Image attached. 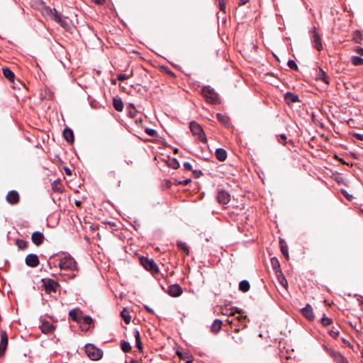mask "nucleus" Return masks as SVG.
<instances>
[{
  "instance_id": "obj_1",
  "label": "nucleus",
  "mask_w": 363,
  "mask_h": 363,
  "mask_svg": "<svg viewBox=\"0 0 363 363\" xmlns=\"http://www.w3.org/2000/svg\"><path fill=\"white\" fill-rule=\"evenodd\" d=\"M45 11L48 15H51L54 20L60 24V26L65 30L70 29V26L66 18H63L61 13H60L55 9L49 7L45 8Z\"/></svg>"
},
{
  "instance_id": "obj_2",
  "label": "nucleus",
  "mask_w": 363,
  "mask_h": 363,
  "mask_svg": "<svg viewBox=\"0 0 363 363\" xmlns=\"http://www.w3.org/2000/svg\"><path fill=\"white\" fill-rule=\"evenodd\" d=\"M59 267L61 269L66 270H78V267L76 261L70 256L65 257L61 259L59 262Z\"/></svg>"
},
{
  "instance_id": "obj_3",
  "label": "nucleus",
  "mask_w": 363,
  "mask_h": 363,
  "mask_svg": "<svg viewBox=\"0 0 363 363\" xmlns=\"http://www.w3.org/2000/svg\"><path fill=\"white\" fill-rule=\"evenodd\" d=\"M84 350L87 356L92 360H99L102 357L103 352L92 344H86Z\"/></svg>"
},
{
  "instance_id": "obj_4",
  "label": "nucleus",
  "mask_w": 363,
  "mask_h": 363,
  "mask_svg": "<svg viewBox=\"0 0 363 363\" xmlns=\"http://www.w3.org/2000/svg\"><path fill=\"white\" fill-rule=\"evenodd\" d=\"M140 263L144 268L150 272L152 274H157L159 273V267L152 259H148L145 257L140 258Z\"/></svg>"
},
{
  "instance_id": "obj_5",
  "label": "nucleus",
  "mask_w": 363,
  "mask_h": 363,
  "mask_svg": "<svg viewBox=\"0 0 363 363\" xmlns=\"http://www.w3.org/2000/svg\"><path fill=\"white\" fill-rule=\"evenodd\" d=\"M190 129H191V133L194 135L197 136V138L200 141H201L203 143L207 142V138L203 133V130L199 123H197L194 121L191 122L190 123Z\"/></svg>"
},
{
  "instance_id": "obj_6",
  "label": "nucleus",
  "mask_w": 363,
  "mask_h": 363,
  "mask_svg": "<svg viewBox=\"0 0 363 363\" xmlns=\"http://www.w3.org/2000/svg\"><path fill=\"white\" fill-rule=\"evenodd\" d=\"M201 93L203 97L210 103L215 104L218 100L217 93L210 86L203 87Z\"/></svg>"
},
{
  "instance_id": "obj_7",
  "label": "nucleus",
  "mask_w": 363,
  "mask_h": 363,
  "mask_svg": "<svg viewBox=\"0 0 363 363\" xmlns=\"http://www.w3.org/2000/svg\"><path fill=\"white\" fill-rule=\"evenodd\" d=\"M311 38L313 48L318 51L323 50V43L321 42V38L319 33L316 31L315 28H313V29Z\"/></svg>"
},
{
  "instance_id": "obj_8",
  "label": "nucleus",
  "mask_w": 363,
  "mask_h": 363,
  "mask_svg": "<svg viewBox=\"0 0 363 363\" xmlns=\"http://www.w3.org/2000/svg\"><path fill=\"white\" fill-rule=\"evenodd\" d=\"M43 286L45 292L48 294H50L52 292L56 291V289L59 286V284L57 281L52 279H47L43 280Z\"/></svg>"
},
{
  "instance_id": "obj_9",
  "label": "nucleus",
  "mask_w": 363,
  "mask_h": 363,
  "mask_svg": "<svg viewBox=\"0 0 363 363\" xmlns=\"http://www.w3.org/2000/svg\"><path fill=\"white\" fill-rule=\"evenodd\" d=\"M6 200L10 204L16 205L19 202V194L16 191L11 190L7 194L6 196Z\"/></svg>"
},
{
  "instance_id": "obj_10",
  "label": "nucleus",
  "mask_w": 363,
  "mask_h": 363,
  "mask_svg": "<svg viewBox=\"0 0 363 363\" xmlns=\"http://www.w3.org/2000/svg\"><path fill=\"white\" fill-rule=\"evenodd\" d=\"M26 264L30 267H36L39 264L38 257L35 254H29L25 259Z\"/></svg>"
},
{
  "instance_id": "obj_11",
  "label": "nucleus",
  "mask_w": 363,
  "mask_h": 363,
  "mask_svg": "<svg viewBox=\"0 0 363 363\" xmlns=\"http://www.w3.org/2000/svg\"><path fill=\"white\" fill-rule=\"evenodd\" d=\"M167 292L172 297H178L182 295L183 291L179 284H172L169 286Z\"/></svg>"
},
{
  "instance_id": "obj_12",
  "label": "nucleus",
  "mask_w": 363,
  "mask_h": 363,
  "mask_svg": "<svg viewBox=\"0 0 363 363\" xmlns=\"http://www.w3.org/2000/svg\"><path fill=\"white\" fill-rule=\"evenodd\" d=\"M0 337V355H2L4 354L8 345V337L6 332L4 330L1 331Z\"/></svg>"
},
{
  "instance_id": "obj_13",
  "label": "nucleus",
  "mask_w": 363,
  "mask_h": 363,
  "mask_svg": "<svg viewBox=\"0 0 363 363\" xmlns=\"http://www.w3.org/2000/svg\"><path fill=\"white\" fill-rule=\"evenodd\" d=\"M40 328L41 331L45 334L51 333L55 330V326L48 321L43 322Z\"/></svg>"
},
{
  "instance_id": "obj_14",
  "label": "nucleus",
  "mask_w": 363,
  "mask_h": 363,
  "mask_svg": "<svg viewBox=\"0 0 363 363\" xmlns=\"http://www.w3.org/2000/svg\"><path fill=\"white\" fill-rule=\"evenodd\" d=\"M217 199L218 202L222 204L228 203L230 199V194L225 191H219L218 194Z\"/></svg>"
},
{
  "instance_id": "obj_15",
  "label": "nucleus",
  "mask_w": 363,
  "mask_h": 363,
  "mask_svg": "<svg viewBox=\"0 0 363 363\" xmlns=\"http://www.w3.org/2000/svg\"><path fill=\"white\" fill-rule=\"evenodd\" d=\"M33 242L36 245H40L43 243L44 240V235L39 231H35L32 234L31 237Z\"/></svg>"
},
{
  "instance_id": "obj_16",
  "label": "nucleus",
  "mask_w": 363,
  "mask_h": 363,
  "mask_svg": "<svg viewBox=\"0 0 363 363\" xmlns=\"http://www.w3.org/2000/svg\"><path fill=\"white\" fill-rule=\"evenodd\" d=\"M302 315L309 320H312L314 318L311 306L307 305L306 307L301 310Z\"/></svg>"
},
{
  "instance_id": "obj_17",
  "label": "nucleus",
  "mask_w": 363,
  "mask_h": 363,
  "mask_svg": "<svg viewBox=\"0 0 363 363\" xmlns=\"http://www.w3.org/2000/svg\"><path fill=\"white\" fill-rule=\"evenodd\" d=\"M52 189L55 192L62 193L64 191V186L60 179L55 180L51 184Z\"/></svg>"
},
{
  "instance_id": "obj_18",
  "label": "nucleus",
  "mask_w": 363,
  "mask_h": 363,
  "mask_svg": "<svg viewBox=\"0 0 363 363\" xmlns=\"http://www.w3.org/2000/svg\"><path fill=\"white\" fill-rule=\"evenodd\" d=\"M223 322L220 319H216L211 326V330L213 333H218L222 327Z\"/></svg>"
},
{
  "instance_id": "obj_19",
  "label": "nucleus",
  "mask_w": 363,
  "mask_h": 363,
  "mask_svg": "<svg viewBox=\"0 0 363 363\" xmlns=\"http://www.w3.org/2000/svg\"><path fill=\"white\" fill-rule=\"evenodd\" d=\"M215 155L217 160L220 162H223L227 158V152L223 148H218L216 150Z\"/></svg>"
},
{
  "instance_id": "obj_20",
  "label": "nucleus",
  "mask_w": 363,
  "mask_h": 363,
  "mask_svg": "<svg viewBox=\"0 0 363 363\" xmlns=\"http://www.w3.org/2000/svg\"><path fill=\"white\" fill-rule=\"evenodd\" d=\"M80 320L81 321L78 322V323L81 324L82 327H84L83 325L89 326L92 323V321H93L92 318L89 315L81 316ZM88 328H89V327L83 328V330H88Z\"/></svg>"
},
{
  "instance_id": "obj_21",
  "label": "nucleus",
  "mask_w": 363,
  "mask_h": 363,
  "mask_svg": "<svg viewBox=\"0 0 363 363\" xmlns=\"http://www.w3.org/2000/svg\"><path fill=\"white\" fill-rule=\"evenodd\" d=\"M63 136L68 143L74 142V134L73 131L70 128H65L63 131Z\"/></svg>"
},
{
  "instance_id": "obj_22",
  "label": "nucleus",
  "mask_w": 363,
  "mask_h": 363,
  "mask_svg": "<svg viewBox=\"0 0 363 363\" xmlns=\"http://www.w3.org/2000/svg\"><path fill=\"white\" fill-rule=\"evenodd\" d=\"M79 313H81L80 311L78 308H74L69 311V315L74 321L78 323L81 321V316L78 315Z\"/></svg>"
},
{
  "instance_id": "obj_23",
  "label": "nucleus",
  "mask_w": 363,
  "mask_h": 363,
  "mask_svg": "<svg viewBox=\"0 0 363 363\" xmlns=\"http://www.w3.org/2000/svg\"><path fill=\"white\" fill-rule=\"evenodd\" d=\"M113 105L114 108L118 111H122L123 109V103L121 99H113Z\"/></svg>"
},
{
  "instance_id": "obj_24",
  "label": "nucleus",
  "mask_w": 363,
  "mask_h": 363,
  "mask_svg": "<svg viewBox=\"0 0 363 363\" xmlns=\"http://www.w3.org/2000/svg\"><path fill=\"white\" fill-rule=\"evenodd\" d=\"M250 289V284L248 281L242 280L239 284V289L242 292H247Z\"/></svg>"
},
{
  "instance_id": "obj_25",
  "label": "nucleus",
  "mask_w": 363,
  "mask_h": 363,
  "mask_svg": "<svg viewBox=\"0 0 363 363\" xmlns=\"http://www.w3.org/2000/svg\"><path fill=\"white\" fill-rule=\"evenodd\" d=\"M3 74L4 76L9 79L10 82H13L14 79V74L13 72L9 68H3Z\"/></svg>"
},
{
  "instance_id": "obj_26",
  "label": "nucleus",
  "mask_w": 363,
  "mask_h": 363,
  "mask_svg": "<svg viewBox=\"0 0 363 363\" xmlns=\"http://www.w3.org/2000/svg\"><path fill=\"white\" fill-rule=\"evenodd\" d=\"M216 117L218 121L221 123L223 125L225 126H228L229 125V118L227 116L218 113H217Z\"/></svg>"
},
{
  "instance_id": "obj_27",
  "label": "nucleus",
  "mask_w": 363,
  "mask_h": 363,
  "mask_svg": "<svg viewBox=\"0 0 363 363\" xmlns=\"http://www.w3.org/2000/svg\"><path fill=\"white\" fill-rule=\"evenodd\" d=\"M317 77L322 80V82H323L326 84H329V77L325 72H323V69L319 70V72L317 74Z\"/></svg>"
},
{
  "instance_id": "obj_28",
  "label": "nucleus",
  "mask_w": 363,
  "mask_h": 363,
  "mask_svg": "<svg viewBox=\"0 0 363 363\" xmlns=\"http://www.w3.org/2000/svg\"><path fill=\"white\" fill-rule=\"evenodd\" d=\"M121 315L123 319L124 320L125 323L126 324H129L131 319L129 311L126 308H124L121 311Z\"/></svg>"
},
{
  "instance_id": "obj_29",
  "label": "nucleus",
  "mask_w": 363,
  "mask_h": 363,
  "mask_svg": "<svg viewBox=\"0 0 363 363\" xmlns=\"http://www.w3.org/2000/svg\"><path fill=\"white\" fill-rule=\"evenodd\" d=\"M279 242H280V247H281V252L284 255V256L286 257V259H288L289 256V252H288V250H287V245L283 240H280Z\"/></svg>"
},
{
  "instance_id": "obj_30",
  "label": "nucleus",
  "mask_w": 363,
  "mask_h": 363,
  "mask_svg": "<svg viewBox=\"0 0 363 363\" xmlns=\"http://www.w3.org/2000/svg\"><path fill=\"white\" fill-rule=\"evenodd\" d=\"M284 99L288 105H291L295 102V95L291 92H287L285 94Z\"/></svg>"
},
{
  "instance_id": "obj_31",
  "label": "nucleus",
  "mask_w": 363,
  "mask_h": 363,
  "mask_svg": "<svg viewBox=\"0 0 363 363\" xmlns=\"http://www.w3.org/2000/svg\"><path fill=\"white\" fill-rule=\"evenodd\" d=\"M177 245L178 248L179 250H182L186 255H188L189 254V247L185 242L179 241V242H177Z\"/></svg>"
},
{
  "instance_id": "obj_32",
  "label": "nucleus",
  "mask_w": 363,
  "mask_h": 363,
  "mask_svg": "<svg viewBox=\"0 0 363 363\" xmlns=\"http://www.w3.org/2000/svg\"><path fill=\"white\" fill-rule=\"evenodd\" d=\"M134 335L135 337V342H136V347L140 350H142V341L140 336V333L138 330H135L134 332Z\"/></svg>"
},
{
  "instance_id": "obj_33",
  "label": "nucleus",
  "mask_w": 363,
  "mask_h": 363,
  "mask_svg": "<svg viewBox=\"0 0 363 363\" xmlns=\"http://www.w3.org/2000/svg\"><path fill=\"white\" fill-rule=\"evenodd\" d=\"M334 358L338 363H347V359L340 352L334 353Z\"/></svg>"
},
{
  "instance_id": "obj_34",
  "label": "nucleus",
  "mask_w": 363,
  "mask_h": 363,
  "mask_svg": "<svg viewBox=\"0 0 363 363\" xmlns=\"http://www.w3.org/2000/svg\"><path fill=\"white\" fill-rule=\"evenodd\" d=\"M16 245L20 250H25L28 247V242L21 239H18L16 240Z\"/></svg>"
},
{
  "instance_id": "obj_35",
  "label": "nucleus",
  "mask_w": 363,
  "mask_h": 363,
  "mask_svg": "<svg viewBox=\"0 0 363 363\" xmlns=\"http://www.w3.org/2000/svg\"><path fill=\"white\" fill-rule=\"evenodd\" d=\"M168 166L172 167V169H177L179 167V162L174 159H169L167 163Z\"/></svg>"
},
{
  "instance_id": "obj_36",
  "label": "nucleus",
  "mask_w": 363,
  "mask_h": 363,
  "mask_svg": "<svg viewBox=\"0 0 363 363\" xmlns=\"http://www.w3.org/2000/svg\"><path fill=\"white\" fill-rule=\"evenodd\" d=\"M352 64L356 66L363 65V58L359 56H352Z\"/></svg>"
},
{
  "instance_id": "obj_37",
  "label": "nucleus",
  "mask_w": 363,
  "mask_h": 363,
  "mask_svg": "<svg viewBox=\"0 0 363 363\" xmlns=\"http://www.w3.org/2000/svg\"><path fill=\"white\" fill-rule=\"evenodd\" d=\"M320 323L323 326H328L333 323V320L328 317L323 315L320 319Z\"/></svg>"
},
{
  "instance_id": "obj_38",
  "label": "nucleus",
  "mask_w": 363,
  "mask_h": 363,
  "mask_svg": "<svg viewBox=\"0 0 363 363\" xmlns=\"http://www.w3.org/2000/svg\"><path fill=\"white\" fill-rule=\"evenodd\" d=\"M121 347L122 350L125 352H128L131 350L130 345L128 342L124 341V340L121 341Z\"/></svg>"
},
{
  "instance_id": "obj_39",
  "label": "nucleus",
  "mask_w": 363,
  "mask_h": 363,
  "mask_svg": "<svg viewBox=\"0 0 363 363\" xmlns=\"http://www.w3.org/2000/svg\"><path fill=\"white\" fill-rule=\"evenodd\" d=\"M177 354L181 358V359H189V357H192V356H191L188 352H180V351H177Z\"/></svg>"
},
{
  "instance_id": "obj_40",
  "label": "nucleus",
  "mask_w": 363,
  "mask_h": 363,
  "mask_svg": "<svg viewBox=\"0 0 363 363\" xmlns=\"http://www.w3.org/2000/svg\"><path fill=\"white\" fill-rule=\"evenodd\" d=\"M219 9L221 11L225 13V4L228 0H217Z\"/></svg>"
},
{
  "instance_id": "obj_41",
  "label": "nucleus",
  "mask_w": 363,
  "mask_h": 363,
  "mask_svg": "<svg viewBox=\"0 0 363 363\" xmlns=\"http://www.w3.org/2000/svg\"><path fill=\"white\" fill-rule=\"evenodd\" d=\"M271 263L274 270H277V268L279 267V262L278 259L275 257L271 259Z\"/></svg>"
},
{
  "instance_id": "obj_42",
  "label": "nucleus",
  "mask_w": 363,
  "mask_h": 363,
  "mask_svg": "<svg viewBox=\"0 0 363 363\" xmlns=\"http://www.w3.org/2000/svg\"><path fill=\"white\" fill-rule=\"evenodd\" d=\"M330 335L333 337L336 338L340 335V331L338 330H334L333 328L329 331Z\"/></svg>"
},
{
  "instance_id": "obj_43",
  "label": "nucleus",
  "mask_w": 363,
  "mask_h": 363,
  "mask_svg": "<svg viewBox=\"0 0 363 363\" xmlns=\"http://www.w3.org/2000/svg\"><path fill=\"white\" fill-rule=\"evenodd\" d=\"M353 39L356 43H360V40L362 39V34L359 31H356L354 33V35Z\"/></svg>"
},
{
  "instance_id": "obj_44",
  "label": "nucleus",
  "mask_w": 363,
  "mask_h": 363,
  "mask_svg": "<svg viewBox=\"0 0 363 363\" xmlns=\"http://www.w3.org/2000/svg\"><path fill=\"white\" fill-rule=\"evenodd\" d=\"M145 133L150 136H155V135H156V133H157L155 130L151 129V128H146Z\"/></svg>"
},
{
  "instance_id": "obj_45",
  "label": "nucleus",
  "mask_w": 363,
  "mask_h": 363,
  "mask_svg": "<svg viewBox=\"0 0 363 363\" xmlns=\"http://www.w3.org/2000/svg\"><path fill=\"white\" fill-rule=\"evenodd\" d=\"M222 313L225 315H234V312H230L228 308L223 309Z\"/></svg>"
},
{
  "instance_id": "obj_46",
  "label": "nucleus",
  "mask_w": 363,
  "mask_h": 363,
  "mask_svg": "<svg viewBox=\"0 0 363 363\" xmlns=\"http://www.w3.org/2000/svg\"><path fill=\"white\" fill-rule=\"evenodd\" d=\"M128 78V77L126 74H120L117 77V79L119 81H124V80L127 79Z\"/></svg>"
},
{
  "instance_id": "obj_47",
  "label": "nucleus",
  "mask_w": 363,
  "mask_h": 363,
  "mask_svg": "<svg viewBox=\"0 0 363 363\" xmlns=\"http://www.w3.org/2000/svg\"><path fill=\"white\" fill-rule=\"evenodd\" d=\"M279 142L282 144L286 143V137L285 135H281L278 139Z\"/></svg>"
},
{
  "instance_id": "obj_48",
  "label": "nucleus",
  "mask_w": 363,
  "mask_h": 363,
  "mask_svg": "<svg viewBox=\"0 0 363 363\" xmlns=\"http://www.w3.org/2000/svg\"><path fill=\"white\" fill-rule=\"evenodd\" d=\"M184 167L186 170H191L192 169L191 164L188 162H186L184 163Z\"/></svg>"
},
{
  "instance_id": "obj_49",
  "label": "nucleus",
  "mask_w": 363,
  "mask_h": 363,
  "mask_svg": "<svg viewBox=\"0 0 363 363\" xmlns=\"http://www.w3.org/2000/svg\"><path fill=\"white\" fill-rule=\"evenodd\" d=\"M288 65L291 69H295V61L294 60H289Z\"/></svg>"
},
{
  "instance_id": "obj_50",
  "label": "nucleus",
  "mask_w": 363,
  "mask_h": 363,
  "mask_svg": "<svg viewBox=\"0 0 363 363\" xmlns=\"http://www.w3.org/2000/svg\"><path fill=\"white\" fill-rule=\"evenodd\" d=\"M279 281L281 283V284L284 287V288H286V286H287V281L285 279L284 277H282L281 279H279Z\"/></svg>"
},
{
  "instance_id": "obj_51",
  "label": "nucleus",
  "mask_w": 363,
  "mask_h": 363,
  "mask_svg": "<svg viewBox=\"0 0 363 363\" xmlns=\"http://www.w3.org/2000/svg\"><path fill=\"white\" fill-rule=\"evenodd\" d=\"M354 51L357 53H358L361 55H363V49L362 48V47H359V46L356 47Z\"/></svg>"
},
{
  "instance_id": "obj_52",
  "label": "nucleus",
  "mask_w": 363,
  "mask_h": 363,
  "mask_svg": "<svg viewBox=\"0 0 363 363\" xmlns=\"http://www.w3.org/2000/svg\"><path fill=\"white\" fill-rule=\"evenodd\" d=\"M189 182H191V179H185L184 181L179 182V184H180L183 186H186V185L189 184Z\"/></svg>"
},
{
  "instance_id": "obj_53",
  "label": "nucleus",
  "mask_w": 363,
  "mask_h": 363,
  "mask_svg": "<svg viewBox=\"0 0 363 363\" xmlns=\"http://www.w3.org/2000/svg\"><path fill=\"white\" fill-rule=\"evenodd\" d=\"M249 0H238V5L242 6L245 5Z\"/></svg>"
},
{
  "instance_id": "obj_54",
  "label": "nucleus",
  "mask_w": 363,
  "mask_h": 363,
  "mask_svg": "<svg viewBox=\"0 0 363 363\" xmlns=\"http://www.w3.org/2000/svg\"><path fill=\"white\" fill-rule=\"evenodd\" d=\"M64 169H65L66 174H67V175L72 174L71 170L68 167H65Z\"/></svg>"
},
{
  "instance_id": "obj_55",
  "label": "nucleus",
  "mask_w": 363,
  "mask_h": 363,
  "mask_svg": "<svg viewBox=\"0 0 363 363\" xmlns=\"http://www.w3.org/2000/svg\"><path fill=\"white\" fill-rule=\"evenodd\" d=\"M194 174L196 177H199L200 176V174H201V171H197V170H194L193 172Z\"/></svg>"
},
{
  "instance_id": "obj_56",
  "label": "nucleus",
  "mask_w": 363,
  "mask_h": 363,
  "mask_svg": "<svg viewBox=\"0 0 363 363\" xmlns=\"http://www.w3.org/2000/svg\"><path fill=\"white\" fill-rule=\"evenodd\" d=\"M91 1L98 4H102L105 0H91Z\"/></svg>"
},
{
  "instance_id": "obj_57",
  "label": "nucleus",
  "mask_w": 363,
  "mask_h": 363,
  "mask_svg": "<svg viewBox=\"0 0 363 363\" xmlns=\"http://www.w3.org/2000/svg\"><path fill=\"white\" fill-rule=\"evenodd\" d=\"M167 72V74H168L169 75H170L171 77H175V74H174L172 71L168 70Z\"/></svg>"
},
{
  "instance_id": "obj_58",
  "label": "nucleus",
  "mask_w": 363,
  "mask_h": 363,
  "mask_svg": "<svg viewBox=\"0 0 363 363\" xmlns=\"http://www.w3.org/2000/svg\"><path fill=\"white\" fill-rule=\"evenodd\" d=\"M146 310L150 313H153V310L149 308L148 306H145Z\"/></svg>"
},
{
  "instance_id": "obj_59",
  "label": "nucleus",
  "mask_w": 363,
  "mask_h": 363,
  "mask_svg": "<svg viewBox=\"0 0 363 363\" xmlns=\"http://www.w3.org/2000/svg\"><path fill=\"white\" fill-rule=\"evenodd\" d=\"M193 357H189L188 360H186V363H192Z\"/></svg>"
},
{
  "instance_id": "obj_60",
  "label": "nucleus",
  "mask_w": 363,
  "mask_h": 363,
  "mask_svg": "<svg viewBox=\"0 0 363 363\" xmlns=\"http://www.w3.org/2000/svg\"><path fill=\"white\" fill-rule=\"evenodd\" d=\"M75 204L77 206H79L81 205V201H77L75 202Z\"/></svg>"
},
{
  "instance_id": "obj_61",
  "label": "nucleus",
  "mask_w": 363,
  "mask_h": 363,
  "mask_svg": "<svg viewBox=\"0 0 363 363\" xmlns=\"http://www.w3.org/2000/svg\"><path fill=\"white\" fill-rule=\"evenodd\" d=\"M342 341H343L345 344H350V343H349V341L346 340L345 339H342Z\"/></svg>"
},
{
  "instance_id": "obj_62",
  "label": "nucleus",
  "mask_w": 363,
  "mask_h": 363,
  "mask_svg": "<svg viewBox=\"0 0 363 363\" xmlns=\"http://www.w3.org/2000/svg\"><path fill=\"white\" fill-rule=\"evenodd\" d=\"M177 152H178V149H177V148H176V149L174 150V152H175V153H177Z\"/></svg>"
},
{
  "instance_id": "obj_63",
  "label": "nucleus",
  "mask_w": 363,
  "mask_h": 363,
  "mask_svg": "<svg viewBox=\"0 0 363 363\" xmlns=\"http://www.w3.org/2000/svg\"><path fill=\"white\" fill-rule=\"evenodd\" d=\"M358 138L360 140H362V137H361V136H359Z\"/></svg>"
},
{
  "instance_id": "obj_64",
  "label": "nucleus",
  "mask_w": 363,
  "mask_h": 363,
  "mask_svg": "<svg viewBox=\"0 0 363 363\" xmlns=\"http://www.w3.org/2000/svg\"><path fill=\"white\" fill-rule=\"evenodd\" d=\"M362 357H363V351L362 352Z\"/></svg>"
}]
</instances>
